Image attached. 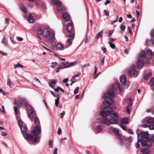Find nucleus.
I'll use <instances>...</instances> for the list:
<instances>
[{
  "mask_svg": "<svg viewBox=\"0 0 154 154\" xmlns=\"http://www.w3.org/2000/svg\"><path fill=\"white\" fill-rule=\"evenodd\" d=\"M122 91V89L120 88L119 83H118L115 84L113 86L112 89H109L107 93H104L102 95V98L105 100L103 102V104L105 105L106 103V104L109 105H113L114 103L111 98L115 97L114 91L120 93Z\"/></svg>",
  "mask_w": 154,
  "mask_h": 154,
  "instance_id": "nucleus-1",
  "label": "nucleus"
},
{
  "mask_svg": "<svg viewBox=\"0 0 154 154\" xmlns=\"http://www.w3.org/2000/svg\"><path fill=\"white\" fill-rule=\"evenodd\" d=\"M108 106L103 108L100 111V115L102 118L100 120L102 123L107 125L110 124H114L117 122V120L114 118L108 119L106 118V116L111 114L110 110L108 109Z\"/></svg>",
  "mask_w": 154,
  "mask_h": 154,
  "instance_id": "nucleus-2",
  "label": "nucleus"
},
{
  "mask_svg": "<svg viewBox=\"0 0 154 154\" xmlns=\"http://www.w3.org/2000/svg\"><path fill=\"white\" fill-rule=\"evenodd\" d=\"M43 35L45 38V41L48 44L51 45V48H54L56 44L54 41L55 39L54 32L49 28H45L43 30Z\"/></svg>",
  "mask_w": 154,
  "mask_h": 154,
  "instance_id": "nucleus-3",
  "label": "nucleus"
},
{
  "mask_svg": "<svg viewBox=\"0 0 154 154\" xmlns=\"http://www.w3.org/2000/svg\"><path fill=\"white\" fill-rule=\"evenodd\" d=\"M148 132L142 131L141 133V141L142 146L145 147H150L151 142H154V134L149 137Z\"/></svg>",
  "mask_w": 154,
  "mask_h": 154,
  "instance_id": "nucleus-4",
  "label": "nucleus"
},
{
  "mask_svg": "<svg viewBox=\"0 0 154 154\" xmlns=\"http://www.w3.org/2000/svg\"><path fill=\"white\" fill-rule=\"evenodd\" d=\"M41 132V128L38 125H36L34 128L31 133L32 134H26L25 137L29 141H32L34 143L39 142L40 140L38 135Z\"/></svg>",
  "mask_w": 154,
  "mask_h": 154,
  "instance_id": "nucleus-5",
  "label": "nucleus"
},
{
  "mask_svg": "<svg viewBox=\"0 0 154 154\" xmlns=\"http://www.w3.org/2000/svg\"><path fill=\"white\" fill-rule=\"evenodd\" d=\"M24 105L26 106L27 109L28 111L30 112H28V117L31 121L36 116L34 110L33 109L32 107L28 104V103H27L26 105Z\"/></svg>",
  "mask_w": 154,
  "mask_h": 154,
  "instance_id": "nucleus-6",
  "label": "nucleus"
},
{
  "mask_svg": "<svg viewBox=\"0 0 154 154\" xmlns=\"http://www.w3.org/2000/svg\"><path fill=\"white\" fill-rule=\"evenodd\" d=\"M60 59L64 62L60 63L58 67H62L63 66L64 67H69L74 66L77 63V61L69 63L67 61H65V59H64L60 58Z\"/></svg>",
  "mask_w": 154,
  "mask_h": 154,
  "instance_id": "nucleus-7",
  "label": "nucleus"
},
{
  "mask_svg": "<svg viewBox=\"0 0 154 154\" xmlns=\"http://www.w3.org/2000/svg\"><path fill=\"white\" fill-rule=\"evenodd\" d=\"M64 25L66 26L67 31L69 32H72L73 25L72 22L70 20H66L64 22Z\"/></svg>",
  "mask_w": 154,
  "mask_h": 154,
  "instance_id": "nucleus-8",
  "label": "nucleus"
},
{
  "mask_svg": "<svg viewBox=\"0 0 154 154\" xmlns=\"http://www.w3.org/2000/svg\"><path fill=\"white\" fill-rule=\"evenodd\" d=\"M51 93L56 98V99L55 100V105L57 107L58 106V104L59 103V100L60 98V95L58 93H56L55 92L51 91H50Z\"/></svg>",
  "mask_w": 154,
  "mask_h": 154,
  "instance_id": "nucleus-9",
  "label": "nucleus"
},
{
  "mask_svg": "<svg viewBox=\"0 0 154 154\" xmlns=\"http://www.w3.org/2000/svg\"><path fill=\"white\" fill-rule=\"evenodd\" d=\"M128 74L130 76L133 75H138L139 72L135 69V68H130L128 72Z\"/></svg>",
  "mask_w": 154,
  "mask_h": 154,
  "instance_id": "nucleus-10",
  "label": "nucleus"
},
{
  "mask_svg": "<svg viewBox=\"0 0 154 154\" xmlns=\"http://www.w3.org/2000/svg\"><path fill=\"white\" fill-rule=\"evenodd\" d=\"M68 38L67 39L68 44L71 45L72 43V41L74 39V36L73 34H70L68 36Z\"/></svg>",
  "mask_w": 154,
  "mask_h": 154,
  "instance_id": "nucleus-11",
  "label": "nucleus"
},
{
  "mask_svg": "<svg viewBox=\"0 0 154 154\" xmlns=\"http://www.w3.org/2000/svg\"><path fill=\"white\" fill-rule=\"evenodd\" d=\"M109 45L110 47L112 49H115L116 47L115 45L113 44V43L114 41L116 40V39L110 38H109Z\"/></svg>",
  "mask_w": 154,
  "mask_h": 154,
  "instance_id": "nucleus-12",
  "label": "nucleus"
},
{
  "mask_svg": "<svg viewBox=\"0 0 154 154\" xmlns=\"http://www.w3.org/2000/svg\"><path fill=\"white\" fill-rule=\"evenodd\" d=\"M57 83V81L55 79L50 80L49 81V85L50 87H51L54 90L55 88V86L53 85L56 84Z\"/></svg>",
  "mask_w": 154,
  "mask_h": 154,
  "instance_id": "nucleus-13",
  "label": "nucleus"
},
{
  "mask_svg": "<svg viewBox=\"0 0 154 154\" xmlns=\"http://www.w3.org/2000/svg\"><path fill=\"white\" fill-rule=\"evenodd\" d=\"M52 3L57 5V7L60 6L62 5V2L59 0H53L52 1Z\"/></svg>",
  "mask_w": 154,
  "mask_h": 154,
  "instance_id": "nucleus-14",
  "label": "nucleus"
},
{
  "mask_svg": "<svg viewBox=\"0 0 154 154\" xmlns=\"http://www.w3.org/2000/svg\"><path fill=\"white\" fill-rule=\"evenodd\" d=\"M28 21L30 23H32L34 22L33 17L31 14H29L27 17Z\"/></svg>",
  "mask_w": 154,
  "mask_h": 154,
  "instance_id": "nucleus-15",
  "label": "nucleus"
},
{
  "mask_svg": "<svg viewBox=\"0 0 154 154\" xmlns=\"http://www.w3.org/2000/svg\"><path fill=\"white\" fill-rule=\"evenodd\" d=\"M120 80L122 84H124L126 82V77L125 75H122L120 78Z\"/></svg>",
  "mask_w": 154,
  "mask_h": 154,
  "instance_id": "nucleus-16",
  "label": "nucleus"
},
{
  "mask_svg": "<svg viewBox=\"0 0 154 154\" xmlns=\"http://www.w3.org/2000/svg\"><path fill=\"white\" fill-rule=\"evenodd\" d=\"M18 98L20 100L24 102V103H22L23 105H26L27 103H28V101L24 97L19 96L18 97Z\"/></svg>",
  "mask_w": 154,
  "mask_h": 154,
  "instance_id": "nucleus-17",
  "label": "nucleus"
},
{
  "mask_svg": "<svg viewBox=\"0 0 154 154\" xmlns=\"http://www.w3.org/2000/svg\"><path fill=\"white\" fill-rule=\"evenodd\" d=\"M126 101H129V104L127 105L126 106V110L127 112L128 113H129V112H130V109L129 108V107L131 105V104L132 103V99H131L129 98L128 99V100H126Z\"/></svg>",
  "mask_w": 154,
  "mask_h": 154,
  "instance_id": "nucleus-18",
  "label": "nucleus"
},
{
  "mask_svg": "<svg viewBox=\"0 0 154 154\" xmlns=\"http://www.w3.org/2000/svg\"><path fill=\"white\" fill-rule=\"evenodd\" d=\"M152 75V73L150 72H148L145 73L144 75V78L145 80H148Z\"/></svg>",
  "mask_w": 154,
  "mask_h": 154,
  "instance_id": "nucleus-19",
  "label": "nucleus"
},
{
  "mask_svg": "<svg viewBox=\"0 0 154 154\" xmlns=\"http://www.w3.org/2000/svg\"><path fill=\"white\" fill-rule=\"evenodd\" d=\"M57 10L60 13L63 12L64 10H66V8L62 5L60 6L57 7L56 8Z\"/></svg>",
  "mask_w": 154,
  "mask_h": 154,
  "instance_id": "nucleus-20",
  "label": "nucleus"
},
{
  "mask_svg": "<svg viewBox=\"0 0 154 154\" xmlns=\"http://www.w3.org/2000/svg\"><path fill=\"white\" fill-rule=\"evenodd\" d=\"M103 33V31L102 30L98 32L95 37V39H98L102 37Z\"/></svg>",
  "mask_w": 154,
  "mask_h": 154,
  "instance_id": "nucleus-21",
  "label": "nucleus"
},
{
  "mask_svg": "<svg viewBox=\"0 0 154 154\" xmlns=\"http://www.w3.org/2000/svg\"><path fill=\"white\" fill-rule=\"evenodd\" d=\"M56 48L59 50H63L64 48V46L62 44L58 43L56 45Z\"/></svg>",
  "mask_w": 154,
  "mask_h": 154,
  "instance_id": "nucleus-22",
  "label": "nucleus"
},
{
  "mask_svg": "<svg viewBox=\"0 0 154 154\" xmlns=\"http://www.w3.org/2000/svg\"><path fill=\"white\" fill-rule=\"evenodd\" d=\"M146 54H148L149 58H150L152 56H154V54H153L152 52L149 49H146Z\"/></svg>",
  "mask_w": 154,
  "mask_h": 154,
  "instance_id": "nucleus-23",
  "label": "nucleus"
},
{
  "mask_svg": "<svg viewBox=\"0 0 154 154\" xmlns=\"http://www.w3.org/2000/svg\"><path fill=\"white\" fill-rule=\"evenodd\" d=\"M140 56L141 59H143L146 56L145 51L142 50L140 54Z\"/></svg>",
  "mask_w": 154,
  "mask_h": 154,
  "instance_id": "nucleus-24",
  "label": "nucleus"
},
{
  "mask_svg": "<svg viewBox=\"0 0 154 154\" xmlns=\"http://www.w3.org/2000/svg\"><path fill=\"white\" fill-rule=\"evenodd\" d=\"M144 63L142 60H139L137 63V67H142Z\"/></svg>",
  "mask_w": 154,
  "mask_h": 154,
  "instance_id": "nucleus-25",
  "label": "nucleus"
},
{
  "mask_svg": "<svg viewBox=\"0 0 154 154\" xmlns=\"http://www.w3.org/2000/svg\"><path fill=\"white\" fill-rule=\"evenodd\" d=\"M113 131L115 134L118 136L120 137L121 136V134L119 133V131L118 129L116 128H114L113 129Z\"/></svg>",
  "mask_w": 154,
  "mask_h": 154,
  "instance_id": "nucleus-26",
  "label": "nucleus"
},
{
  "mask_svg": "<svg viewBox=\"0 0 154 154\" xmlns=\"http://www.w3.org/2000/svg\"><path fill=\"white\" fill-rule=\"evenodd\" d=\"M141 134L140 135L137 134V143L135 144V147L137 148H138L139 147V145L138 143L140 142V140H141Z\"/></svg>",
  "mask_w": 154,
  "mask_h": 154,
  "instance_id": "nucleus-27",
  "label": "nucleus"
},
{
  "mask_svg": "<svg viewBox=\"0 0 154 154\" xmlns=\"http://www.w3.org/2000/svg\"><path fill=\"white\" fill-rule=\"evenodd\" d=\"M62 17L64 19H69L70 18L68 15L65 12L63 13Z\"/></svg>",
  "mask_w": 154,
  "mask_h": 154,
  "instance_id": "nucleus-28",
  "label": "nucleus"
},
{
  "mask_svg": "<svg viewBox=\"0 0 154 154\" xmlns=\"http://www.w3.org/2000/svg\"><path fill=\"white\" fill-rule=\"evenodd\" d=\"M14 103L18 107H21L22 106L23 104L22 103L17 101L16 100H14Z\"/></svg>",
  "mask_w": 154,
  "mask_h": 154,
  "instance_id": "nucleus-29",
  "label": "nucleus"
},
{
  "mask_svg": "<svg viewBox=\"0 0 154 154\" xmlns=\"http://www.w3.org/2000/svg\"><path fill=\"white\" fill-rule=\"evenodd\" d=\"M97 68H95L94 72L92 75L93 78H97V77L100 74V72H98V73L97 75H96V73H97Z\"/></svg>",
  "mask_w": 154,
  "mask_h": 154,
  "instance_id": "nucleus-30",
  "label": "nucleus"
},
{
  "mask_svg": "<svg viewBox=\"0 0 154 154\" xmlns=\"http://www.w3.org/2000/svg\"><path fill=\"white\" fill-rule=\"evenodd\" d=\"M113 109L112 108H110L108 107V110H110V115H112L113 116L116 117H118V116H117V114L116 112H113L112 113H111V112H112V110Z\"/></svg>",
  "mask_w": 154,
  "mask_h": 154,
  "instance_id": "nucleus-31",
  "label": "nucleus"
},
{
  "mask_svg": "<svg viewBox=\"0 0 154 154\" xmlns=\"http://www.w3.org/2000/svg\"><path fill=\"white\" fill-rule=\"evenodd\" d=\"M141 152L142 153V154H148L149 152V151L148 149L142 148Z\"/></svg>",
  "mask_w": 154,
  "mask_h": 154,
  "instance_id": "nucleus-32",
  "label": "nucleus"
},
{
  "mask_svg": "<svg viewBox=\"0 0 154 154\" xmlns=\"http://www.w3.org/2000/svg\"><path fill=\"white\" fill-rule=\"evenodd\" d=\"M120 121L122 123L127 124L128 122V119L127 118H122L120 120Z\"/></svg>",
  "mask_w": 154,
  "mask_h": 154,
  "instance_id": "nucleus-33",
  "label": "nucleus"
},
{
  "mask_svg": "<svg viewBox=\"0 0 154 154\" xmlns=\"http://www.w3.org/2000/svg\"><path fill=\"white\" fill-rule=\"evenodd\" d=\"M37 32L39 35L43 34V31L41 27H38L37 29Z\"/></svg>",
  "mask_w": 154,
  "mask_h": 154,
  "instance_id": "nucleus-34",
  "label": "nucleus"
},
{
  "mask_svg": "<svg viewBox=\"0 0 154 154\" xmlns=\"http://www.w3.org/2000/svg\"><path fill=\"white\" fill-rule=\"evenodd\" d=\"M22 132L26 133L27 131V128L25 126H21L20 128Z\"/></svg>",
  "mask_w": 154,
  "mask_h": 154,
  "instance_id": "nucleus-35",
  "label": "nucleus"
},
{
  "mask_svg": "<svg viewBox=\"0 0 154 154\" xmlns=\"http://www.w3.org/2000/svg\"><path fill=\"white\" fill-rule=\"evenodd\" d=\"M20 9L23 12L25 13H27V10L23 5H21L20 6Z\"/></svg>",
  "mask_w": 154,
  "mask_h": 154,
  "instance_id": "nucleus-36",
  "label": "nucleus"
},
{
  "mask_svg": "<svg viewBox=\"0 0 154 154\" xmlns=\"http://www.w3.org/2000/svg\"><path fill=\"white\" fill-rule=\"evenodd\" d=\"M34 124L35 125L39 126V122L38 119L37 117H35L34 119Z\"/></svg>",
  "mask_w": 154,
  "mask_h": 154,
  "instance_id": "nucleus-37",
  "label": "nucleus"
},
{
  "mask_svg": "<svg viewBox=\"0 0 154 154\" xmlns=\"http://www.w3.org/2000/svg\"><path fill=\"white\" fill-rule=\"evenodd\" d=\"M54 90L56 91H58L59 90H60L62 92H64V90L60 87H57L56 88L54 89Z\"/></svg>",
  "mask_w": 154,
  "mask_h": 154,
  "instance_id": "nucleus-38",
  "label": "nucleus"
},
{
  "mask_svg": "<svg viewBox=\"0 0 154 154\" xmlns=\"http://www.w3.org/2000/svg\"><path fill=\"white\" fill-rule=\"evenodd\" d=\"M2 43L4 45V46H6L7 45L6 39L5 35L4 36L3 38L2 39Z\"/></svg>",
  "mask_w": 154,
  "mask_h": 154,
  "instance_id": "nucleus-39",
  "label": "nucleus"
},
{
  "mask_svg": "<svg viewBox=\"0 0 154 154\" xmlns=\"http://www.w3.org/2000/svg\"><path fill=\"white\" fill-rule=\"evenodd\" d=\"M120 127L123 130L126 131L127 130V128L126 126L122 124H120L119 125Z\"/></svg>",
  "mask_w": 154,
  "mask_h": 154,
  "instance_id": "nucleus-40",
  "label": "nucleus"
},
{
  "mask_svg": "<svg viewBox=\"0 0 154 154\" xmlns=\"http://www.w3.org/2000/svg\"><path fill=\"white\" fill-rule=\"evenodd\" d=\"M95 130L97 132H99L101 131L102 129L100 126H97L96 127Z\"/></svg>",
  "mask_w": 154,
  "mask_h": 154,
  "instance_id": "nucleus-41",
  "label": "nucleus"
},
{
  "mask_svg": "<svg viewBox=\"0 0 154 154\" xmlns=\"http://www.w3.org/2000/svg\"><path fill=\"white\" fill-rule=\"evenodd\" d=\"M17 123L18 125L19 126L20 128L21 126H22L23 123L22 121L19 119H17Z\"/></svg>",
  "mask_w": 154,
  "mask_h": 154,
  "instance_id": "nucleus-42",
  "label": "nucleus"
},
{
  "mask_svg": "<svg viewBox=\"0 0 154 154\" xmlns=\"http://www.w3.org/2000/svg\"><path fill=\"white\" fill-rule=\"evenodd\" d=\"M103 12L105 15L106 16H109V11L108 10H104L103 11Z\"/></svg>",
  "mask_w": 154,
  "mask_h": 154,
  "instance_id": "nucleus-43",
  "label": "nucleus"
},
{
  "mask_svg": "<svg viewBox=\"0 0 154 154\" xmlns=\"http://www.w3.org/2000/svg\"><path fill=\"white\" fill-rule=\"evenodd\" d=\"M154 122V119L152 118H149L148 121L147 122L148 124H150L152 123H153Z\"/></svg>",
  "mask_w": 154,
  "mask_h": 154,
  "instance_id": "nucleus-44",
  "label": "nucleus"
},
{
  "mask_svg": "<svg viewBox=\"0 0 154 154\" xmlns=\"http://www.w3.org/2000/svg\"><path fill=\"white\" fill-rule=\"evenodd\" d=\"M23 67V66L19 63H18L17 65L14 64V67Z\"/></svg>",
  "mask_w": 154,
  "mask_h": 154,
  "instance_id": "nucleus-45",
  "label": "nucleus"
},
{
  "mask_svg": "<svg viewBox=\"0 0 154 154\" xmlns=\"http://www.w3.org/2000/svg\"><path fill=\"white\" fill-rule=\"evenodd\" d=\"M120 29L122 31H124L125 28V26L123 24H121L120 26Z\"/></svg>",
  "mask_w": 154,
  "mask_h": 154,
  "instance_id": "nucleus-46",
  "label": "nucleus"
},
{
  "mask_svg": "<svg viewBox=\"0 0 154 154\" xmlns=\"http://www.w3.org/2000/svg\"><path fill=\"white\" fill-rule=\"evenodd\" d=\"M150 85L151 86L154 85V77L151 80L150 82Z\"/></svg>",
  "mask_w": 154,
  "mask_h": 154,
  "instance_id": "nucleus-47",
  "label": "nucleus"
},
{
  "mask_svg": "<svg viewBox=\"0 0 154 154\" xmlns=\"http://www.w3.org/2000/svg\"><path fill=\"white\" fill-rule=\"evenodd\" d=\"M90 36H87L85 39V42L88 43L90 40Z\"/></svg>",
  "mask_w": 154,
  "mask_h": 154,
  "instance_id": "nucleus-48",
  "label": "nucleus"
},
{
  "mask_svg": "<svg viewBox=\"0 0 154 154\" xmlns=\"http://www.w3.org/2000/svg\"><path fill=\"white\" fill-rule=\"evenodd\" d=\"M79 90V88L77 87L75 89L74 91V94H77L78 93Z\"/></svg>",
  "mask_w": 154,
  "mask_h": 154,
  "instance_id": "nucleus-49",
  "label": "nucleus"
},
{
  "mask_svg": "<svg viewBox=\"0 0 154 154\" xmlns=\"http://www.w3.org/2000/svg\"><path fill=\"white\" fill-rule=\"evenodd\" d=\"M65 114V112L64 111H63L60 114V118H62L63 117V116Z\"/></svg>",
  "mask_w": 154,
  "mask_h": 154,
  "instance_id": "nucleus-50",
  "label": "nucleus"
},
{
  "mask_svg": "<svg viewBox=\"0 0 154 154\" xmlns=\"http://www.w3.org/2000/svg\"><path fill=\"white\" fill-rule=\"evenodd\" d=\"M11 81L9 79H8L7 81V85L9 86L11 85Z\"/></svg>",
  "mask_w": 154,
  "mask_h": 154,
  "instance_id": "nucleus-51",
  "label": "nucleus"
},
{
  "mask_svg": "<svg viewBox=\"0 0 154 154\" xmlns=\"http://www.w3.org/2000/svg\"><path fill=\"white\" fill-rule=\"evenodd\" d=\"M113 33V32L112 31H110L109 32L108 34V36L109 37V38H111L112 34Z\"/></svg>",
  "mask_w": 154,
  "mask_h": 154,
  "instance_id": "nucleus-52",
  "label": "nucleus"
},
{
  "mask_svg": "<svg viewBox=\"0 0 154 154\" xmlns=\"http://www.w3.org/2000/svg\"><path fill=\"white\" fill-rule=\"evenodd\" d=\"M101 50L103 51V53H105L106 51V49L105 47L103 46L101 48Z\"/></svg>",
  "mask_w": 154,
  "mask_h": 154,
  "instance_id": "nucleus-53",
  "label": "nucleus"
},
{
  "mask_svg": "<svg viewBox=\"0 0 154 154\" xmlns=\"http://www.w3.org/2000/svg\"><path fill=\"white\" fill-rule=\"evenodd\" d=\"M9 19L8 18H6L5 19V24L9 23Z\"/></svg>",
  "mask_w": 154,
  "mask_h": 154,
  "instance_id": "nucleus-54",
  "label": "nucleus"
},
{
  "mask_svg": "<svg viewBox=\"0 0 154 154\" xmlns=\"http://www.w3.org/2000/svg\"><path fill=\"white\" fill-rule=\"evenodd\" d=\"M151 41L152 43L154 44V35H152L151 36Z\"/></svg>",
  "mask_w": 154,
  "mask_h": 154,
  "instance_id": "nucleus-55",
  "label": "nucleus"
},
{
  "mask_svg": "<svg viewBox=\"0 0 154 154\" xmlns=\"http://www.w3.org/2000/svg\"><path fill=\"white\" fill-rule=\"evenodd\" d=\"M62 133L61 130L60 128H58L57 133L58 135H60Z\"/></svg>",
  "mask_w": 154,
  "mask_h": 154,
  "instance_id": "nucleus-56",
  "label": "nucleus"
},
{
  "mask_svg": "<svg viewBox=\"0 0 154 154\" xmlns=\"http://www.w3.org/2000/svg\"><path fill=\"white\" fill-rule=\"evenodd\" d=\"M51 64H52L51 67H54L56 66L57 65V63L56 62H52Z\"/></svg>",
  "mask_w": 154,
  "mask_h": 154,
  "instance_id": "nucleus-57",
  "label": "nucleus"
},
{
  "mask_svg": "<svg viewBox=\"0 0 154 154\" xmlns=\"http://www.w3.org/2000/svg\"><path fill=\"white\" fill-rule=\"evenodd\" d=\"M149 128L150 129L153 130L154 129V125H151L149 126Z\"/></svg>",
  "mask_w": 154,
  "mask_h": 154,
  "instance_id": "nucleus-58",
  "label": "nucleus"
},
{
  "mask_svg": "<svg viewBox=\"0 0 154 154\" xmlns=\"http://www.w3.org/2000/svg\"><path fill=\"white\" fill-rule=\"evenodd\" d=\"M34 81L37 84H38L40 83V81L38 80V79L36 78H34Z\"/></svg>",
  "mask_w": 154,
  "mask_h": 154,
  "instance_id": "nucleus-59",
  "label": "nucleus"
},
{
  "mask_svg": "<svg viewBox=\"0 0 154 154\" xmlns=\"http://www.w3.org/2000/svg\"><path fill=\"white\" fill-rule=\"evenodd\" d=\"M149 118L146 117L143 120V122L144 123H147L148 121Z\"/></svg>",
  "mask_w": 154,
  "mask_h": 154,
  "instance_id": "nucleus-60",
  "label": "nucleus"
},
{
  "mask_svg": "<svg viewBox=\"0 0 154 154\" xmlns=\"http://www.w3.org/2000/svg\"><path fill=\"white\" fill-rule=\"evenodd\" d=\"M17 39L18 41H22L23 40V38H22L18 36L17 37Z\"/></svg>",
  "mask_w": 154,
  "mask_h": 154,
  "instance_id": "nucleus-61",
  "label": "nucleus"
},
{
  "mask_svg": "<svg viewBox=\"0 0 154 154\" xmlns=\"http://www.w3.org/2000/svg\"><path fill=\"white\" fill-rule=\"evenodd\" d=\"M49 145L50 147L51 148H52L53 147L52 141V140H50L49 142Z\"/></svg>",
  "mask_w": 154,
  "mask_h": 154,
  "instance_id": "nucleus-62",
  "label": "nucleus"
},
{
  "mask_svg": "<svg viewBox=\"0 0 154 154\" xmlns=\"http://www.w3.org/2000/svg\"><path fill=\"white\" fill-rule=\"evenodd\" d=\"M14 109L15 112L17 114L18 112L17 107L16 106H14Z\"/></svg>",
  "mask_w": 154,
  "mask_h": 154,
  "instance_id": "nucleus-63",
  "label": "nucleus"
},
{
  "mask_svg": "<svg viewBox=\"0 0 154 154\" xmlns=\"http://www.w3.org/2000/svg\"><path fill=\"white\" fill-rule=\"evenodd\" d=\"M80 75V73L77 74L75 75L72 77L73 79H75L76 77H79Z\"/></svg>",
  "mask_w": 154,
  "mask_h": 154,
  "instance_id": "nucleus-64",
  "label": "nucleus"
}]
</instances>
